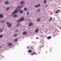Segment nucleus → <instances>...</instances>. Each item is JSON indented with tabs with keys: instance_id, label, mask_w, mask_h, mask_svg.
<instances>
[{
	"instance_id": "obj_30",
	"label": "nucleus",
	"mask_w": 61,
	"mask_h": 61,
	"mask_svg": "<svg viewBox=\"0 0 61 61\" xmlns=\"http://www.w3.org/2000/svg\"><path fill=\"white\" fill-rule=\"evenodd\" d=\"M56 13H58V10H57L56 11Z\"/></svg>"
},
{
	"instance_id": "obj_39",
	"label": "nucleus",
	"mask_w": 61,
	"mask_h": 61,
	"mask_svg": "<svg viewBox=\"0 0 61 61\" xmlns=\"http://www.w3.org/2000/svg\"><path fill=\"white\" fill-rule=\"evenodd\" d=\"M0 47H1V46H0Z\"/></svg>"
},
{
	"instance_id": "obj_18",
	"label": "nucleus",
	"mask_w": 61,
	"mask_h": 61,
	"mask_svg": "<svg viewBox=\"0 0 61 61\" xmlns=\"http://www.w3.org/2000/svg\"><path fill=\"white\" fill-rule=\"evenodd\" d=\"M38 31H39V30H38V29H36L35 31V33H37L38 32Z\"/></svg>"
},
{
	"instance_id": "obj_2",
	"label": "nucleus",
	"mask_w": 61,
	"mask_h": 61,
	"mask_svg": "<svg viewBox=\"0 0 61 61\" xmlns=\"http://www.w3.org/2000/svg\"><path fill=\"white\" fill-rule=\"evenodd\" d=\"M18 10H15L13 12L12 14H15L17 12Z\"/></svg>"
},
{
	"instance_id": "obj_34",
	"label": "nucleus",
	"mask_w": 61,
	"mask_h": 61,
	"mask_svg": "<svg viewBox=\"0 0 61 61\" xmlns=\"http://www.w3.org/2000/svg\"><path fill=\"white\" fill-rule=\"evenodd\" d=\"M18 31V30H17L16 31V32H17Z\"/></svg>"
},
{
	"instance_id": "obj_29",
	"label": "nucleus",
	"mask_w": 61,
	"mask_h": 61,
	"mask_svg": "<svg viewBox=\"0 0 61 61\" xmlns=\"http://www.w3.org/2000/svg\"><path fill=\"white\" fill-rule=\"evenodd\" d=\"M19 7H19V6H17L16 7V9H18V8H19Z\"/></svg>"
},
{
	"instance_id": "obj_20",
	"label": "nucleus",
	"mask_w": 61,
	"mask_h": 61,
	"mask_svg": "<svg viewBox=\"0 0 61 61\" xmlns=\"http://www.w3.org/2000/svg\"><path fill=\"white\" fill-rule=\"evenodd\" d=\"M27 8H25L24 9V11H26L27 10Z\"/></svg>"
},
{
	"instance_id": "obj_37",
	"label": "nucleus",
	"mask_w": 61,
	"mask_h": 61,
	"mask_svg": "<svg viewBox=\"0 0 61 61\" xmlns=\"http://www.w3.org/2000/svg\"><path fill=\"white\" fill-rule=\"evenodd\" d=\"M48 6V5H46V7H47V6Z\"/></svg>"
},
{
	"instance_id": "obj_4",
	"label": "nucleus",
	"mask_w": 61,
	"mask_h": 61,
	"mask_svg": "<svg viewBox=\"0 0 61 61\" xmlns=\"http://www.w3.org/2000/svg\"><path fill=\"white\" fill-rule=\"evenodd\" d=\"M4 28H3L0 29V33H1L3 32V30H4Z\"/></svg>"
},
{
	"instance_id": "obj_10",
	"label": "nucleus",
	"mask_w": 61,
	"mask_h": 61,
	"mask_svg": "<svg viewBox=\"0 0 61 61\" xmlns=\"http://www.w3.org/2000/svg\"><path fill=\"white\" fill-rule=\"evenodd\" d=\"M23 10H21L20 11L19 13H20V14H22V13H23Z\"/></svg>"
},
{
	"instance_id": "obj_16",
	"label": "nucleus",
	"mask_w": 61,
	"mask_h": 61,
	"mask_svg": "<svg viewBox=\"0 0 61 61\" xmlns=\"http://www.w3.org/2000/svg\"><path fill=\"white\" fill-rule=\"evenodd\" d=\"M9 9H10V8L9 7H8L7 8L6 10V11H7L8 10H9Z\"/></svg>"
},
{
	"instance_id": "obj_14",
	"label": "nucleus",
	"mask_w": 61,
	"mask_h": 61,
	"mask_svg": "<svg viewBox=\"0 0 61 61\" xmlns=\"http://www.w3.org/2000/svg\"><path fill=\"white\" fill-rule=\"evenodd\" d=\"M12 43H9L8 44V46H11V45H12Z\"/></svg>"
},
{
	"instance_id": "obj_22",
	"label": "nucleus",
	"mask_w": 61,
	"mask_h": 61,
	"mask_svg": "<svg viewBox=\"0 0 61 61\" xmlns=\"http://www.w3.org/2000/svg\"><path fill=\"white\" fill-rule=\"evenodd\" d=\"M46 0H45L44 1V4H46Z\"/></svg>"
},
{
	"instance_id": "obj_24",
	"label": "nucleus",
	"mask_w": 61,
	"mask_h": 61,
	"mask_svg": "<svg viewBox=\"0 0 61 61\" xmlns=\"http://www.w3.org/2000/svg\"><path fill=\"white\" fill-rule=\"evenodd\" d=\"M28 52L30 53H31V52H32V50H29Z\"/></svg>"
},
{
	"instance_id": "obj_31",
	"label": "nucleus",
	"mask_w": 61,
	"mask_h": 61,
	"mask_svg": "<svg viewBox=\"0 0 61 61\" xmlns=\"http://www.w3.org/2000/svg\"><path fill=\"white\" fill-rule=\"evenodd\" d=\"M27 15H29V12H27Z\"/></svg>"
},
{
	"instance_id": "obj_19",
	"label": "nucleus",
	"mask_w": 61,
	"mask_h": 61,
	"mask_svg": "<svg viewBox=\"0 0 61 61\" xmlns=\"http://www.w3.org/2000/svg\"><path fill=\"white\" fill-rule=\"evenodd\" d=\"M26 31L24 32L23 33V35H25L26 34Z\"/></svg>"
},
{
	"instance_id": "obj_28",
	"label": "nucleus",
	"mask_w": 61,
	"mask_h": 61,
	"mask_svg": "<svg viewBox=\"0 0 61 61\" xmlns=\"http://www.w3.org/2000/svg\"><path fill=\"white\" fill-rule=\"evenodd\" d=\"M33 54L34 55H37V54H36V52H34L33 53Z\"/></svg>"
},
{
	"instance_id": "obj_8",
	"label": "nucleus",
	"mask_w": 61,
	"mask_h": 61,
	"mask_svg": "<svg viewBox=\"0 0 61 61\" xmlns=\"http://www.w3.org/2000/svg\"><path fill=\"white\" fill-rule=\"evenodd\" d=\"M4 16H3V15L2 14H0V18H3Z\"/></svg>"
},
{
	"instance_id": "obj_33",
	"label": "nucleus",
	"mask_w": 61,
	"mask_h": 61,
	"mask_svg": "<svg viewBox=\"0 0 61 61\" xmlns=\"http://www.w3.org/2000/svg\"><path fill=\"white\" fill-rule=\"evenodd\" d=\"M34 55V53H33V54H30V55H31V56L33 55Z\"/></svg>"
},
{
	"instance_id": "obj_27",
	"label": "nucleus",
	"mask_w": 61,
	"mask_h": 61,
	"mask_svg": "<svg viewBox=\"0 0 61 61\" xmlns=\"http://www.w3.org/2000/svg\"><path fill=\"white\" fill-rule=\"evenodd\" d=\"M17 26L19 27L20 26V25H19V24H17Z\"/></svg>"
},
{
	"instance_id": "obj_25",
	"label": "nucleus",
	"mask_w": 61,
	"mask_h": 61,
	"mask_svg": "<svg viewBox=\"0 0 61 61\" xmlns=\"http://www.w3.org/2000/svg\"><path fill=\"white\" fill-rule=\"evenodd\" d=\"M0 22L1 23H4V21L3 20H1Z\"/></svg>"
},
{
	"instance_id": "obj_17",
	"label": "nucleus",
	"mask_w": 61,
	"mask_h": 61,
	"mask_svg": "<svg viewBox=\"0 0 61 61\" xmlns=\"http://www.w3.org/2000/svg\"><path fill=\"white\" fill-rule=\"evenodd\" d=\"M3 35H1L0 36V38H3Z\"/></svg>"
},
{
	"instance_id": "obj_32",
	"label": "nucleus",
	"mask_w": 61,
	"mask_h": 61,
	"mask_svg": "<svg viewBox=\"0 0 61 61\" xmlns=\"http://www.w3.org/2000/svg\"><path fill=\"white\" fill-rule=\"evenodd\" d=\"M17 22H19V23H20V22L19 20H17Z\"/></svg>"
},
{
	"instance_id": "obj_11",
	"label": "nucleus",
	"mask_w": 61,
	"mask_h": 61,
	"mask_svg": "<svg viewBox=\"0 0 61 61\" xmlns=\"http://www.w3.org/2000/svg\"><path fill=\"white\" fill-rule=\"evenodd\" d=\"M51 38V36H49L47 37V39H50Z\"/></svg>"
},
{
	"instance_id": "obj_3",
	"label": "nucleus",
	"mask_w": 61,
	"mask_h": 61,
	"mask_svg": "<svg viewBox=\"0 0 61 61\" xmlns=\"http://www.w3.org/2000/svg\"><path fill=\"white\" fill-rule=\"evenodd\" d=\"M24 19L23 17H22L20 18V21H24Z\"/></svg>"
},
{
	"instance_id": "obj_13",
	"label": "nucleus",
	"mask_w": 61,
	"mask_h": 61,
	"mask_svg": "<svg viewBox=\"0 0 61 61\" xmlns=\"http://www.w3.org/2000/svg\"><path fill=\"white\" fill-rule=\"evenodd\" d=\"M18 16L17 15L15 14L13 15V17H17Z\"/></svg>"
},
{
	"instance_id": "obj_35",
	"label": "nucleus",
	"mask_w": 61,
	"mask_h": 61,
	"mask_svg": "<svg viewBox=\"0 0 61 61\" xmlns=\"http://www.w3.org/2000/svg\"><path fill=\"white\" fill-rule=\"evenodd\" d=\"M22 7H19V8H20V9H21Z\"/></svg>"
},
{
	"instance_id": "obj_1",
	"label": "nucleus",
	"mask_w": 61,
	"mask_h": 61,
	"mask_svg": "<svg viewBox=\"0 0 61 61\" xmlns=\"http://www.w3.org/2000/svg\"><path fill=\"white\" fill-rule=\"evenodd\" d=\"M6 23L7 25V26L9 27H10L12 26V24L10 23L9 22H7Z\"/></svg>"
},
{
	"instance_id": "obj_26",
	"label": "nucleus",
	"mask_w": 61,
	"mask_h": 61,
	"mask_svg": "<svg viewBox=\"0 0 61 61\" xmlns=\"http://www.w3.org/2000/svg\"><path fill=\"white\" fill-rule=\"evenodd\" d=\"M40 10H41L40 9H38L37 10V12H40Z\"/></svg>"
},
{
	"instance_id": "obj_7",
	"label": "nucleus",
	"mask_w": 61,
	"mask_h": 61,
	"mask_svg": "<svg viewBox=\"0 0 61 61\" xmlns=\"http://www.w3.org/2000/svg\"><path fill=\"white\" fill-rule=\"evenodd\" d=\"M18 36V35L16 34H14L13 35L14 37H16Z\"/></svg>"
},
{
	"instance_id": "obj_38",
	"label": "nucleus",
	"mask_w": 61,
	"mask_h": 61,
	"mask_svg": "<svg viewBox=\"0 0 61 61\" xmlns=\"http://www.w3.org/2000/svg\"><path fill=\"white\" fill-rule=\"evenodd\" d=\"M4 21H6V20H4Z\"/></svg>"
},
{
	"instance_id": "obj_5",
	"label": "nucleus",
	"mask_w": 61,
	"mask_h": 61,
	"mask_svg": "<svg viewBox=\"0 0 61 61\" xmlns=\"http://www.w3.org/2000/svg\"><path fill=\"white\" fill-rule=\"evenodd\" d=\"M5 3L6 5H8L9 4V2L7 1H5Z\"/></svg>"
},
{
	"instance_id": "obj_9",
	"label": "nucleus",
	"mask_w": 61,
	"mask_h": 61,
	"mask_svg": "<svg viewBox=\"0 0 61 61\" xmlns=\"http://www.w3.org/2000/svg\"><path fill=\"white\" fill-rule=\"evenodd\" d=\"M40 18H38L37 20V21L38 22H39L40 21Z\"/></svg>"
},
{
	"instance_id": "obj_21",
	"label": "nucleus",
	"mask_w": 61,
	"mask_h": 61,
	"mask_svg": "<svg viewBox=\"0 0 61 61\" xmlns=\"http://www.w3.org/2000/svg\"><path fill=\"white\" fill-rule=\"evenodd\" d=\"M24 1H22L20 3V4H24Z\"/></svg>"
},
{
	"instance_id": "obj_12",
	"label": "nucleus",
	"mask_w": 61,
	"mask_h": 61,
	"mask_svg": "<svg viewBox=\"0 0 61 61\" xmlns=\"http://www.w3.org/2000/svg\"><path fill=\"white\" fill-rule=\"evenodd\" d=\"M33 25V23H30L29 24V26H31Z\"/></svg>"
},
{
	"instance_id": "obj_15",
	"label": "nucleus",
	"mask_w": 61,
	"mask_h": 61,
	"mask_svg": "<svg viewBox=\"0 0 61 61\" xmlns=\"http://www.w3.org/2000/svg\"><path fill=\"white\" fill-rule=\"evenodd\" d=\"M52 17H50L49 19V21H51L52 20Z\"/></svg>"
},
{
	"instance_id": "obj_23",
	"label": "nucleus",
	"mask_w": 61,
	"mask_h": 61,
	"mask_svg": "<svg viewBox=\"0 0 61 61\" xmlns=\"http://www.w3.org/2000/svg\"><path fill=\"white\" fill-rule=\"evenodd\" d=\"M18 40L17 39H15L14 40V41H15V42H17Z\"/></svg>"
},
{
	"instance_id": "obj_6",
	"label": "nucleus",
	"mask_w": 61,
	"mask_h": 61,
	"mask_svg": "<svg viewBox=\"0 0 61 61\" xmlns=\"http://www.w3.org/2000/svg\"><path fill=\"white\" fill-rule=\"evenodd\" d=\"M40 6V4H39L38 5H35V7L36 8H37V7H39Z\"/></svg>"
},
{
	"instance_id": "obj_36",
	"label": "nucleus",
	"mask_w": 61,
	"mask_h": 61,
	"mask_svg": "<svg viewBox=\"0 0 61 61\" xmlns=\"http://www.w3.org/2000/svg\"><path fill=\"white\" fill-rule=\"evenodd\" d=\"M27 48H28V49H29V46H28L27 47Z\"/></svg>"
}]
</instances>
